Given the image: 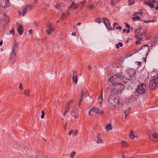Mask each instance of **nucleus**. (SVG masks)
<instances>
[{"instance_id": "f257e3e1", "label": "nucleus", "mask_w": 158, "mask_h": 158, "mask_svg": "<svg viewBox=\"0 0 158 158\" xmlns=\"http://www.w3.org/2000/svg\"><path fill=\"white\" fill-rule=\"evenodd\" d=\"M122 79V77L119 73H117L114 75L110 78V80L113 85L116 84Z\"/></svg>"}, {"instance_id": "f03ea898", "label": "nucleus", "mask_w": 158, "mask_h": 158, "mask_svg": "<svg viewBox=\"0 0 158 158\" xmlns=\"http://www.w3.org/2000/svg\"><path fill=\"white\" fill-rule=\"evenodd\" d=\"M148 89V86L145 84L142 83L139 85L136 90V93L139 94H143L145 93Z\"/></svg>"}, {"instance_id": "7ed1b4c3", "label": "nucleus", "mask_w": 158, "mask_h": 158, "mask_svg": "<svg viewBox=\"0 0 158 158\" xmlns=\"http://www.w3.org/2000/svg\"><path fill=\"white\" fill-rule=\"evenodd\" d=\"M144 3L151 8H155L156 10H158V3L154 0H149V2H145Z\"/></svg>"}, {"instance_id": "20e7f679", "label": "nucleus", "mask_w": 158, "mask_h": 158, "mask_svg": "<svg viewBox=\"0 0 158 158\" xmlns=\"http://www.w3.org/2000/svg\"><path fill=\"white\" fill-rule=\"evenodd\" d=\"M158 86V77H157L151 80L149 83V86L151 89H153Z\"/></svg>"}, {"instance_id": "39448f33", "label": "nucleus", "mask_w": 158, "mask_h": 158, "mask_svg": "<svg viewBox=\"0 0 158 158\" xmlns=\"http://www.w3.org/2000/svg\"><path fill=\"white\" fill-rule=\"evenodd\" d=\"M109 102L112 104L115 105L116 104H118V105L121 106L120 102L117 99L114 98H110L109 100Z\"/></svg>"}, {"instance_id": "423d86ee", "label": "nucleus", "mask_w": 158, "mask_h": 158, "mask_svg": "<svg viewBox=\"0 0 158 158\" xmlns=\"http://www.w3.org/2000/svg\"><path fill=\"white\" fill-rule=\"evenodd\" d=\"M136 33L139 36L145 35L146 34V32L142 28H139L136 31Z\"/></svg>"}, {"instance_id": "0eeeda50", "label": "nucleus", "mask_w": 158, "mask_h": 158, "mask_svg": "<svg viewBox=\"0 0 158 158\" xmlns=\"http://www.w3.org/2000/svg\"><path fill=\"white\" fill-rule=\"evenodd\" d=\"M48 28L46 30L47 34L50 35L54 31V29L52 27L51 24L48 23Z\"/></svg>"}, {"instance_id": "6e6552de", "label": "nucleus", "mask_w": 158, "mask_h": 158, "mask_svg": "<svg viewBox=\"0 0 158 158\" xmlns=\"http://www.w3.org/2000/svg\"><path fill=\"white\" fill-rule=\"evenodd\" d=\"M1 5L2 7L6 8L10 6V4L8 1L6 0H1Z\"/></svg>"}, {"instance_id": "1a4fd4ad", "label": "nucleus", "mask_w": 158, "mask_h": 158, "mask_svg": "<svg viewBox=\"0 0 158 158\" xmlns=\"http://www.w3.org/2000/svg\"><path fill=\"white\" fill-rule=\"evenodd\" d=\"M18 43L15 41L12 46V55L13 54L15 56H16V53L15 51L18 47Z\"/></svg>"}, {"instance_id": "9d476101", "label": "nucleus", "mask_w": 158, "mask_h": 158, "mask_svg": "<svg viewBox=\"0 0 158 158\" xmlns=\"http://www.w3.org/2000/svg\"><path fill=\"white\" fill-rule=\"evenodd\" d=\"M128 73L129 74L130 77H134L137 74V72L133 69H131L129 71Z\"/></svg>"}, {"instance_id": "9b49d317", "label": "nucleus", "mask_w": 158, "mask_h": 158, "mask_svg": "<svg viewBox=\"0 0 158 158\" xmlns=\"http://www.w3.org/2000/svg\"><path fill=\"white\" fill-rule=\"evenodd\" d=\"M31 9L30 6H26L24 7L23 10L22 11V15L24 16L25 14L27 12L28 10H29Z\"/></svg>"}, {"instance_id": "f8f14e48", "label": "nucleus", "mask_w": 158, "mask_h": 158, "mask_svg": "<svg viewBox=\"0 0 158 158\" xmlns=\"http://www.w3.org/2000/svg\"><path fill=\"white\" fill-rule=\"evenodd\" d=\"M116 85H117L118 87V91L121 92V91L123 90L124 88V86L121 83H118Z\"/></svg>"}, {"instance_id": "ddd939ff", "label": "nucleus", "mask_w": 158, "mask_h": 158, "mask_svg": "<svg viewBox=\"0 0 158 158\" xmlns=\"http://www.w3.org/2000/svg\"><path fill=\"white\" fill-rule=\"evenodd\" d=\"M23 27L21 25H19V27L17 28V31L20 35H21L23 33Z\"/></svg>"}, {"instance_id": "4468645a", "label": "nucleus", "mask_w": 158, "mask_h": 158, "mask_svg": "<svg viewBox=\"0 0 158 158\" xmlns=\"http://www.w3.org/2000/svg\"><path fill=\"white\" fill-rule=\"evenodd\" d=\"M74 2H72L71 6H69V8L72 10H74L76 9L78 7V5L74 3Z\"/></svg>"}, {"instance_id": "2eb2a0df", "label": "nucleus", "mask_w": 158, "mask_h": 158, "mask_svg": "<svg viewBox=\"0 0 158 158\" xmlns=\"http://www.w3.org/2000/svg\"><path fill=\"white\" fill-rule=\"evenodd\" d=\"M97 139L96 141V142L98 143H103L102 141V139L101 138V136L99 134H98L97 135Z\"/></svg>"}, {"instance_id": "dca6fc26", "label": "nucleus", "mask_w": 158, "mask_h": 158, "mask_svg": "<svg viewBox=\"0 0 158 158\" xmlns=\"http://www.w3.org/2000/svg\"><path fill=\"white\" fill-rule=\"evenodd\" d=\"M99 109L98 107H93L91 109H90V111L96 113H98L99 111Z\"/></svg>"}, {"instance_id": "f3484780", "label": "nucleus", "mask_w": 158, "mask_h": 158, "mask_svg": "<svg viewBox=\"0 0 158 158\" xmlns=\"http://www.w3.org/2000/svg\"><path fill=\"white\" fill-rule=\"evenodd\" d=\"M77 75H76V73H74L73 75V81L75 82V83L77 84Z\"/></svg>"}, {"instance_id": "a211bd4d", "label": "nucleus", "mask_w": 158, "mask_h": 158, "mask_svg": "<svg viewBox=\"0 0 158 158\" xmlns=\"http://www.w3.org/2000/svg\"><path fill=\"white\" fill-rule=\"evenodd\" d=\"M98 99L99 100V104L100 105H102V102L103 101V97H102V93L101 95L98 98Z\"/></svg>"}, {"instance_id": "6ab92c4d", "label": "nucleus", "mask_w": 158, "mask_h": 158, "mask_svg": "<svg viewBox=\"0 0 158 158\" xmlns=\"http://www.w3.org/2000/svg\"><path fill=\"white\" fill-rule=\"evenodd\" d=\"M102 19L104 24L106 26H107V24L110 23L109 20L108 19L105 18H103Z\"/></svg>"}, {"instance_id": "aec40b11", "label": "nucleus", "mask_w": 158, "mask_h": 158, "mask_svg": "<svg viewBox=\"0 0 158 158\" xmlns=\"http://www.w3.org/2000/svg\"><path fill=\"white\" fill-rule=\"evenodd\" d=\"M105 128L106 131H109L112 130V127L111 124H107L105 127Z\"/></svg>"}, {"instance_id": "412c9836", "label": "nucleus", "mask_w": 158, "mask_h": 158, "mask_svg": "<svg viewBox=\"0 0 158 158\" xmlns=\"http://www.w3.org/2000/svg\"><path fill=\"white\" fill-rule=\"evenodd\" d=\"M121 143L123 147H126L128 145V143L123 140H122Z\"/></svg>"}, {"instance_id": "4be33fe9", "label": "nucleus", "mask_w": 158, "mask_h": 158, "mask_svg": "<svg viewBox=\"0 0 158 158\" xmlns=\"http://www.w3.org/2000/svg\"><path fill=\"white\" fill-rule=\"evenodd\" d=\"M110 90H111L113 93L115 94H118V92H119V91L116 90L115 88H111Z\"/></svg>"}, {"instance_id": "5701e85b", "label": "nucleus", "mask_w": 158, "mask_h": 158, "mask_svg": "<svg viewBox=\"0 0 158 158\" xmlns=\"http://www.w3.org/2000/svg\"><path fill=\"white\" fill-rule=\"evenodd\" d=\"M134 15V16L132 18V19L134 20H135V21L136 20V21L137 20H140V19L139 17V16H138L137 15H136L135 14Z\"/></svg>"}, {"instance_id": "b1692460", "label": "nucleus", "mask_w": 158, "mask_h": 158, "mask_svg": "<svg viewBox=\"0 0 158 158\" xmlns=\"http://www.w3.org/2000/svg\"><path fill=\"white\" fill-rule=\"evenodd\" d=\"M130 137L131 139H133L135 137V136L133 133V131H132L130 134Z\"/></svg>"}, {"instance_id": "393cba45", "label": "nucleus", "mask_w": 158, "mask_h": 158, "mask_svg": "<svg viewBox=\"0 0 158 158\" xmlns=\"http://www.w3.org/2000/svg\"><path fill=\"white\" fill-rule=\"evenodd\" d=\"M30 91V90L28 89H26L24 92V94L25 95L28 96L29 94Z\"/></svg>"}, {"instance_id": "a878e982", "label": "nucleus", "mask_w": 158, "mask_h": 158, "mask_svg": "<svg viewBox=\"0 0 158 158\" xmlns=\"http://www.w3.org/2000/svg\"><path fill=\"white\" fill-rule=\"evenodd\" d=\"M95 22L100 24L102 23V21L101 20L100 18H96L95 20Z\"/></svg>"}, {"instance_id": "bb28decb", "label": "nucleus", "mask_w": 158, "mask_h": 158, "mask_svg": "<svg viewBox=\"0 0 158 158\" xmlns=\"http://www.w3.org/2000/svg\"><path fill=\"white\" fill-rule=\"evenodd\" d=\"M122 46L123 44L121 42H118V43L116 45V48L118 49L119 48V46L122 47Z\"/></svg>"}, {"instance_id": "cd10ccee", "label": "nucleus", "mask_w": 158, "mask_h": 158, "mask_svg": "<svg viewBox=\"0 0 158 158\" xmlns=\"http://www.w3.org/2000/svg\"><path fill=\"white\" fill-rule=\"evenodd\" d=\"M128 3L129 5L131 6L135 3V1L134 0H128Z\"/></svg>"}, {"instance_id": "c85d7f7f", "label": "nucleus", "mask_w": 158, "mask_h": 158, "mask_svg": "<svg viewBox=\"0 0 158 158\" xmlns=\"http://www.w3.org/2000/svg\"><path fill=\"white\" fill-rule=\"evenodd\" d=\"M35 156L37 158H45L43 155L40 154H37Z\"/></svg>"}, {"instance_id": "c756f323", "label": "nucleus", "mask_w": 158, "mask_h": 158, "mask_svg": "<svg viewBox=\"0 0 158 158\" xmlns=\"http://www.w3.org/2000/svg\"><path fill=\"white\" fill-rule=\"evenodd\" d=\"M130 108H129L126 110H124V112L125 114H128L130 111Z\"/></svg>"}, {"instance_id": "7c9ffc66", "label": "nucleus", "mask_w": 158, "mask_h": 158, "mask_svg": "<svg viewBox=\"0 0 158 158\" xmlns=\"http://www.w3.org/2000/svg\"><path fill=\"white\" fill-rule=\"evenodd\" d=\"M107 26H106L107 28L109 30H112V28L111 27L110 25V23L107 24Z\"/></svg>"}, {"instance_id": "2f4dec72", "label": "nucleus", "mask_w": 158, "mask_h": 158, "mask_svg": "<svg viewBox=\"0 0 158 158\" xmlns=\"http://www.w3.org/2000/svg\"><path fill=\"white\" fill-rule=\"evenodd\" d=\"M152 135L153 137L155 138H157L158 137V135L156 133H155L154 134H151Z\"/></svg>"}, {"instance_id": "473e14b6", "label": "nucleus", "mask_w": 158, "mask_h": 158, "mask_svg": "<svg viewBox=\"0 0 158 158\" xmlns=\"http://www.w3.org/2000/svg\"><path fill=\"white\" fill-rule=\"evenodd\" d=\"M130 30V29H129L128 30H127L126 29H123V33H126V32L127 33H128L129 32Z\"/></svg>"}, {"instance_id": "72a5a7b5", "label": "nucleus", "mask_w": 158, "mask_h": 158, "mask_svg": "<svg viewBox=\"0 0 158 158\" xmlns=\"http://www.w3.org/2000/svg\"><path fill=\"white\" fill-rule=\"evenodd\" d=\"M142 40V38H140L139 40H137L136 42V44H139L141 43V41Z\"/></svg>"}, {"instance_id": "f704fd0d", "label": "nucleus", "mask_w": 158, "mask_h": 158, "mask_svg": "<svg viewBox=\"0 0 158 158\" xmlns=\"http://www.w3.org/2000/svg\"><path fill=\"white\" fill-rule=\"evenodd\" d=\"M76 154V152H73L70 154V156L72 158H73L74 156V155Z\"/></svg>"}, {"instance_id": "c9c22d12", "label": "nucleus", "mask_w": 158, "mask_h": 158, "mask_svg": "<svg viewBox=\"0 0 158 158\" xmlns=\"http://www.w3.org/2000/svg\"><path fill=\"white\" fill-rule=\"evenodd\" d=\"M115 27V28H116V30L118 29L119 31L121 30L122 29V27L120 26H117V27Z\"/></svg>"}, {"instance_id": "e433bc0d", "label": "nucleus", "mask_w": 158, "mask_h": 158, "mask_svg": "<svg viewBox=\"0 0 158 158\" xmlns=\"http://www.w3.org/2000/svg\"><path fill=\"white\" fill-rule=\"evenodd\" d=\"M69 110V108L68 107V108L65 110L64 113V115H66V113L68 112Z\"/></svg>"}, {"instance_id": "4c0bfd02", "label": "nucleus", "mask_w": 158, "mask_h": 158, "mask_svg": "<svg viewBox=\"0 0 158 158\" xmlns=\"http://www.w3.org/2000/svg\"><path fill=\"white\" fill-rule=\"evenodd\" d=\"M56 8L57 9H60V8H61V7H60V5L58 4H57L55 6Z\"/></svg>"}, {"instance_id": "58836bf2", "label": "nucleus", "mask_w": 158, "mask_h": 158, "mask_svg": "<svg viewBox=\"0 0 158 158\" xmlns=\"http://www.w3.org/2000/svg\"><path fill=\"white\" fill-rule=\"evenodd\" d=\"M44 117V113L43 110L42 111V114L41 117L42 118H43Z\"/></svg>"}, {"instance_id": "ea45409f", "label": "nucleus", "mask_w": 158, "mask_h": 158, "mask_svg": "<svg viewBox=\"0 0 158 158\" xmlns=\"http://www.w3.org/2000/svg\"><path fill=\"white\" fill-rule=\"evenodd\" d=\"M144 48H146L147 49H148V48L147 45H144L141 48V49H143Z\"/></svg>"}, {"instance_id": "a19ab883", "label": "nucleus", "mask_w": 158, "mask_h": 158, "mask_svg": "<svg viewBox=\"0 0 158 158\" xmlns=\"http://www.w3.org/2000/svg\"><path fill=\"white\" fill-rule=\"evenodd\" d=\"M84 92L82 91H81V98H82V99H83L84 97Z\"/></svg>"}, {"instance_id": "79ce46f5", "label": "nucleus", "mask_w": 158, "mask_h": 158, "mask_svg": "<svg viewBox=\"0 0 158 158\" xmlns=\"http://www.w3.org/2000/svg\"><path fill=\"white\" fill-rule=\"evenodd\" d=\"M154 73H149L148 75V77H149L150 76L151 77H154Z\"/></svg>"}, {"instance_id": "37998d69", "label": "nucleus", "mask_w": 158, "mask_h": 158, "mask_svg": "<svg viewBox=\"0 0 158 158\" xmlns=\"http://www.w3.org/2000/svg\"><path fill=\"white\" fill-rule=\"evenodd\" d=\"M118 25V24L117 23H114L113 24V30H114V29H114V27H116L115 26H116V25Z\"/></svg>"}, {"instance_id": "c03bdc74", "label": "nucleus", "mask_w": 158, "mask_h": 158, "mask_svg": "<svg viewBox=\"0 0 158 158\" xmlns=\"http://www.w3.org/2000/svg\"><path fill=\"white\" fill-rule=\"evenodd\" d=\"M83 99L81 98V99L79 101L78 104L79 106H80V105H81V103L83 101Z\"/></svg>"}, {"instance_id": "a18cd8bd", "label": "nucleus", "mask_w": 158, "mask_h": 158, "mask_svg": "<svg viewBox=\"0 0 158 158\" xmlns=\"http://www.w3.org/2000/svg\"><path fill=\"white\" fill-rule=\"evenodd\" d=\"M122 157L123 158H134V157H132V156L129 157H126L124 155H123L122 156Z\"/></svg>"}, {"instance_id": "49530a36", "label": "nucleus", "mask_w": 158, "mask_h": 158, "mask_svg": "<svg viewBox=\"0 0 158 158\" xmlns=\"http://www.w3.org/2000/svg\"><path fill=\"white\" fill-rule=\"evenodd\" d=\"M78 132V130H76L73 133V135H75L77 134Z\"/></svg>"}, {"instance_id": "de8ad7c7", "label": "nucleus", "mask_w": 158, "mask_h": 158, "mask_svg": "<svg viewBox=\"0 0 158 158\" xmlns=\"http://www.w3.org/2000/svg\"><path fill=\"white\" fill-rule=\"evenodd\" d=\"M66 15V14L64 13L62 14V16H61V18L62 19H64V16Z\"/></svg>"}, {"instance_id": "09e8293b", "label": "nucleus", "mask_w": 158, "mask_h": 158, "mask_svg": "<svg viewBox=\"0 0 158 158\" xmlns=\"http://www.w3.org/2000/svg\"><path fill=\"white\" fill-rule=\"evenodd\" d=\"M23 85L22 84V83H20L19 84V88L20 89H23Z\"/></svg>"}, {"instance_id": "8fccbe9b", "label": "nucleus", "mask_w": 158, "mask_h": 158, "mask_svg": "<svg viewBox=\"0 0 158 158\" xmlns=\"http://www.w3.org/2000/svg\"><path fill=\"white\" fill-rule=\"evenodd\" d=\"M73 132H74V130H71L70 131V132L69 134V135H70L72 133L73 134Z\"/></svg>"}, {"instance_id": "3c124183", "label": "nucleus", "mask_w": 158, "mask_h": 158, "mask_svg": "<svg viewBox=\"0 0 158 158\" xmlns=\"http://www.w3.org/2000/svg\"><path fill=\"white\" fill-rule=\"evenodd\" d=\"M14 32V30L13 29H12L11 30H10V33L11 34H13Z\"/></svg>"}, {"instance_id": "603ef678", "label": "nucleus", "mask_w": 158, "mask_h": 158, "mask_svg": "<svg viewBox=\"0 0 158 158\" xmlns=\"http://www.w3.org/2000/svg\"><path fill=\"white\" fill-rule=\"evenodd\" d=\"M86 2V1L85 0H84V1H83V2H81V4L82 5H84V4H85V3Z\"/></svg>"}, {"instance_id": "864d4df0", "label": "nucleus", "mask_w": 158, "mask_h": 158, "mask_svg": "<svg viewBox=\"0 0 158 158\" xmlns=\"http://www.w3.org/2000/svg\"><path fill=\"white\" fill-rule=\"evenodd\" d=\"M126 28L129 29H130V26H129V25L128 24H127L126 25Z\"/></svg>"}, {"instance_id": "5fc2aeb1", "label": "nucleus", "mask_w": 158, "mask_h": 158, "mask_svg": "<svg viewBox=\"0 0 158 158\" xmlns=\"http://www.w3.org/2000/svg\"><path fill=\"white\" fill-rule=\"evenodd\" d=\"M144 22L146 23H148L151 22V21L150 20H146V21H144Z\"/></svg>"}, {"instance_id": "6e6d98bb", "label": "nucleus", "mask_w": 158, "mask_h": 158, "mask_svg": "<svg viewBox=\"0 0 158 158\" xmlns=\"http://www.w3.org/2000/svg\"><path fill=\"white\" fill-rule=\"evenodd\" d=\"M89 7L91 9H93L94 8V6L93 5H92L89 6Z\"/></svg>"}, {"instance_id": "4d7b16f0", "label": "nucleus", "mask_w": 158, "mask_h": 158, "mask_svg": "<svg viewBox=\"0 0 158 158\" xmlns=\"http://www.w3.org/2000/svg\"><path fill=\"white\" fill-rule=\"evenodd\" d=\"M76 32H73L72 34V35L73 36H76Z\"/></svg>"}, {"instance_id": "13d9d810", "label": "nucleus", "mask_w": 158, "mask_h": 158, "mask_svg": "<svg viewBox=\"0 0 158 158\" xmlns=\"http://www.w3.org/2000/svg\"><path fill=\"white\" fill-rule=\"evenodd\" d=\"M28 32L30 34H31L32 33V30H30Z\"/></svg>"}, {"instance_id": "bf43d9fd", "label": "nucleus", "mask_w": 158, "mask_h": 158, "mask_svg": "<svg viewBox=\"0 0 158 158\" xmlns=\"http://www.w3.org/2000/svg\"><path fill=\"white\" fill-rule=\"evenodd\" d=\"M78 115H75L74 116V117L75 118H78Z\"/></svg>"}, {"instance_id": "052dcab7", "label": "nucleus", "mask_w": 158, "mask_h": 158, "mask_svg": "<svg viewBox=\"0 0 158 158\" xmlns=\"http://www.w3.org/2000/svg\"><path fill=\"white\" fill-rule=\"evenodd\" d=\"M88 68L89 69H90L92 68V67L90 65H88Z\"/></svg>"}, {"instance_id": "680f3d73", "label": "nucleus", "mask_w": 158, "mask_h": 158, "mask_svg": "<svg viewBox=\"0 0 158 158\" xmlns=\"http://www.w3.org/2000/svg\"><path fill=\"white\" fill-rule=\"evenodd\" d=\"M66 124L65 125V126H64V129L66 130Z\"/></svg>"}, {"instance_id": "e2e57ef3", "label": "nucleus", "mask_w": 158, "mask_h": 158, "mask_svg": "<svg viewBox=\"0 0 158 158\" xmlns=\"http://www.w3.org/2000/svg\"><path fill=\"white\" fill-rule=\"evenodd\" d=\"M135 13H137L139 15H142V13L140 12H136Z\"/></svg>"}, {"instance_id": "0e129e2a", "label": "nucleus", "mask_w": 158, "mask_h": 158, "mask_svg": "<svg viewBox=\"0 0 158 158\" xmlns=\"http://www.w3.org/2000/svg\"><path fill=\"white\" fill-rule=\"evenodd\" d=\"M2 41H1L0 42V46H1L2 45Z\"/></svg>"}, {"instance_id": "69168bd1", "label": "nucleus", "mask_w": 158, "mask_h": 158, "mask_svg": "<svg viewBox=\"0 0 158 158\" xmlns=\"http://www.w3.org/2000/svg\"><path fill=\"white\" fill-rule=\"evenodd\" d=\"M100 114H103V111H101L100 112Z\"/></svg>"}, {"instance_id": "338daca9", "label": "nucleus", "mask_w": 158, "mask_h": 158, "mask_svg": "<svg viewBox=\"0 0 158 158\" xmlns=\"http://www.w3.org/2000/svg\"><path fill=\"white\" fill-rule=\"evenodd\" d=\"M81 24V23H78V24H77V25H80Z\"/></svg>"}, {"instance_id": "774afa93", "label": "nucleus", "mask_w": 158, "mask_h": 158, "mask_svg": "<svg viewBox=\"0 0 158 158\" xmlns=\"http://www.w3.org/2000/svg\"><path fill=\"white\" fill-rule=\"evenodd\" d=\"M19 14L20 15H21L22 14V13L21 12L19 11Z\"/></svg>"}]
</instances>
